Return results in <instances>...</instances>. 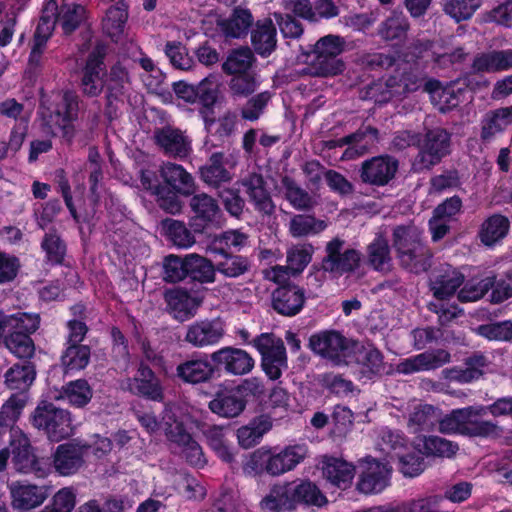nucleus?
Wrapping results in <instances>:
<instances>
[{"mask_svg":"<svg viewBox=\"0 0 512 512\" xmlns=\"http://www.w3.org/2000/svg\"><path fill=\"white\" fill-rule=\"evenodd\" d=\"M140 182L146 191L155 196L158 206L173 215L182 210L180 196H191L196 190L192 175L182 165L171 162L159 168L141 169Z\"/></svg>","mask_w":512,"mask_h":512,"instance_id":"1","label":"nucleus"},{"mask_svg":"<svg viewBox=\"0 0 512 512\" xmlns=\"http://www.w3.org/2000/svg\"><path fill=\"white\" fill-rule=\"evenodd\" d=\"M392 146L398 151L408 147L418 148V154L413 161L414 170L430 169L448 152V131L435 128L428 130L424 137L418 132L398 131L393 137Z\"/></svg>","mask_w":512,"mask_h":512,"instance_id":"2","label":"nucleus"},{"mask_svg":"<svg viewBox=\"0 0 512 512\" xmlns=\"http://www.w3.org/2000/svg\"><path fill=\"white\" fill-rule=\"evenodd\" d=\"M305 445H288L277 451L276 448L255 450L243 463V472L249 476L262 475L280 476L289 472L304 461L307 456Z\"/></svg>","mask_w":512,"mask_h":512,"instance_id":"3","label":"nucleus"},{"mask_svg":"<svg viewBox=\"0 0 512 512\" xmlns=\"http://www.w3.org/2000/svg\"><path fill=\"white\" fill-rule=\"evenodd\" d=\"M392 243L402 268L420 274L432 266L433 253L424 241L423 233L415 226H396L392 233Z\"/></svg>","mask_w":512,"mask_h":512,"instance_id":"4","label":"nucleus"},{"mask_svg":"<svg viewBox=\"0 0 512 512\" xmlns=\"http://www.w3.org/2000/svg\"><path fill=\"white\" fill-rule=\"evenodd\" d=\"M30 423L51 442H60L72 433L71 413L48 401L38 403L30 416Z\"/></svg>","mask_w":512,"mask_h":512,"instance_id":"5","label":"nucleus"},{"mask_svg":"<svg viewBox=\"0 0 512 512\" xmlns=\"http://www.w3.org/2000/svg\"><path fill=\"white\" fill-rule=\"evenodd\" d=\"M345 49V40L343 37L334 34H328L319 38L315 44L308 45L303 54L314 56L316 74L322 77L336 76L342 74L346 68L343 60L338 56Z\"/></svg>","mask_w":512,"mask_h":512,"instance_id":"6","label":"nucleus"},{"mask_svg":"<svg viewBox=\"0 0 512 512\" xmlns=\"http://www.w3.org/2000/svg\"><path fill=\"white\" fill-rule=\"evenodd\" d=\"M8 334L4 336L5 347L21 361H31L35 355V343L31 335L40 325L37 314L21 313L15 317Z\"/></svg>","mask_w":512,"mask_h":512,"instance_id":"7","label":"nucleus"},{"mask_svg":"<svg viewBox=\"0 0 512 512\" xmlns=\"http://www.w3.org/2000/svg\"><path fill=\"white\" fill-rule=\"evenodd\" d=\"M308 348L334 365H348L354 352V344L336 330H322L309 337Z\"/></svg>","mask_w":512,"mask_h":512,"instance_id":"8","label":"nucleus"},{"mask_svg":"<svg viewBox=\"0 0 512 512\" xmlns=\"http://www.w3.org/2000/svg\"><path fill=\"white\" fill-rule=\"evenodd\" d=\"M9 444L12 453L11 462L17 472L34 475L37 478H44L50 473V459L38 457L35 454L30 439L22 430L12 432Z\"/></svg>","mask_w":512,"mask_h":512,"instance_id":"9","label":"nucleus"},{"mask_svg":"<svg viewBox=\"0 0 512 512\" xmlns=\"http://www.w3.org/2000/svg\"><path fill=\"white\" fill-rule=\"evenodd\" d=\"M253 347L261 356V368L272 381L278 380L283 370L288 368L287 352L284 342L273 333H261L252 341Z\"/></svg>","mask_w":512,"mask_h":512,"instance_id":"10","label":"nucleus"},{"mask_svg":"<svg viewBox=\"0 0 512 512\" xmlns=\"http://www.w3.org/2000/svg\"><path fill=\"white\" fill-rule=\"evenodd\" d=\"M107 47L102 43L96 44L88 54L85 64L81 69L79 88L84 96L98 97L106 87L105 58Z\"/></svg>","mask_w":512,"mask_h":512,"instance_id":"11","label":"nucleus"},{"mask_svg":"<svg viewBox=\"0 0 512 512\" xmlns=\"http://www.w3.org/2000/svg\"><path fill=\"white\" fill-rule=\"evenodd\" d=\"M217 375L244 376L255 367V359L242 348L224 346L210 354Z\"/></svg>","mask_w":512,"mask_h":512,"instance_id":"12","label":"nucleus"},{"mask_svg":"<svg viewBox=\"0 0 512 512\" xmlns=\"http://www.w3.org/2000/svg\"><path fill=\"white\" fill-rule=\"evenodd\" d=\"M345 241L340 238H333L326 245V256L323 258L321 267L325 272L339 275L355 272L361 263V253L353 248L344 251Z\"/></svg>","mask_w":512,"mask_h":512,"instance_id":"13","label":"nucleus"},{"mask_svg":"<svg viewBox=\"0 0 512 512\" xmlns=\"http://www.w3.org/2000/svg\"><path fill=\"white\" fill-rule=\"evenodd\" d=\"M173 91L178 99L188 104H199V111L215 106L219 98L218 84L205 77L197 84H189L185 81H177L172 84Z\"/></svg>","mask_w":512,"mask_h":512,"instance_id":"14","label":"nucleus"},{"mask_svg":"<svg viewBox=\"0 0 512 512\" xmlns=\"http://www.w3.org/2000/svg\"><path fill=\"white\" fill-rule=\"evenodd\" d=\"M399 161L389 154H383L364 160L358 170L362 183L373 187H384L396 176Z\"/></svg>","mask_w":512,"mask_h":512,"instance_id":"15","label":"nucleus"},{"mask_svg":"<svg viewBox=\"0 0 512 512\" xmlns=\"http://www.w3.org/2000/svg\"><path fill=\"white\" fill-rule=\"evenodd\" d=\"M225 334L226 324L222 318H206L186 326L184 342L194 348H205L220 343Z\"/></svg>","mask_w":512,"mask_h":512,"instance_id":"16","label":"nucleus"},{"mask_svg":"<svg viewBox=\"0 0 512 512\" xmlns=\"http://www.w3.org/2000/svg\"><path fill=\"white\" fill-rule=\"evenodd\" d=\"M192 195L190 200L192 216L189 226L194 233H208V230L219 224L221 209L217 200L205 193Z\"/></svg>","mask_w":512,"mask_h":512,"instance_id":"17","label":"nucleus"},{"mask_svg":"<svg viewBox=\"0 0 512 512\" xmlns=\"http://www.w3.org/2000/svg\"><path fill=\"white\" fill-rule=\"evenodd\" d=\"M126 389L132 395L150 400L162 402L165 398L164 390L160 379L151 367L141 362L133 377L127 378Z\"/></svg>","mask_w":512,"mask_h":512,"instance_id":"18","label":"nucleus"},{"mask_svg":"<svg viewBox=\"0 0 512 512\" xmlns=\"http://www.w3.org/2000/svg\"><path fill=\"white\" fill-rule=\"evenodd\" d=\"M271 307L279 315L294 317L304 308L306 302L305 290L293 282L279 285L271 295Z\"/></svg>","mask_w":512,"mask_h":512,"instance_id":"19","label":"nucleus"},{"mask_svg":"<svg viewBox=\"0 0 512 512\" xmlns=\"http://www.w3.org/2000/svg\"><path fill=\"white\" fill-rule=\"evenodd\" d=\"M471 408L453 410L450 413V433L488 437L498 433V427L491 421L478 419Z\"/></svg>","mask_w":512,"mask_h":512,"instance_id":"20","label":"nucleus"},{"mask_svg":"<svg viewBox=\"0 0 512 512\" xmlns=\"http://www.w3.org/2000/svg\"><path fill=\"white\" fill-rule=\"evenodd\" d=\"M248 400L244 399L241 389L235 386H220L208 403L213 414L221 418L232 419L243 413Z\"/></svg>","mask_w":512,"mask_h":512,"instance_id":"21","label":"nucleus"},{"mask_svg":"<svg viewBox=\"0 0 512 512\" xmlns=\"http://www.w3.org/2000/svg\"><path fill=\"white\" fill-rule=\"evenodd\" d=\"M87 446L74 442L59 444L52 454L51 469L60 476H72L84 465Z\"/></svg>","mask_w":512,"mask_h":512,"instance_id":"22","label":"nucleus"},{"mask_svg":"<svg viewBox=\"0 0 512 512\" xmlns=\"http://www.w3.org/2000/svg\"><path fill=\"white\" fill-rule=\"evenodd\" d=\"M215 363L207 354H195L176 367V376L188 384H200L210 381L217 375Z\"/></svg>","mask_w":512,"mask_h":512,"instance_id":"23","label":"nucleus"},{"mask_svg":"<svg viewBox=\"0 0 512 512\" xmlns=\"http://www.w3.org/2000/svg\"><path fill=\"white\" fill-rule=\"evenodd\" d=\"M36 365L32 361H19L10 366L4 374V383L9 390L16 391L10 397L22 396L26 406L27 392L36 379Z\"/></svg>","mask_w":512,"mask_h":512,"instance_id":"24","label":"nucleus"},{"mask_svg":"<svg viewBox=\"0 0 512 512\" xmlns=\"http://www.w3.org/2000/svg\"><path fill=\"white\" fill-rule=\"evenodd\" d=\"M367 466L359 475L356 489L365 495L379 494L388 485L391 470L387 465L371 457L366 458Z\"/></svg>","mask_w":512,"mask_h":512,"instance_id":"25","label":"nucleus"},{"mask_svg":"<svg viewBox=\"0 0 512 512\" xmlns=\"http://www.w3.org/2000/svg\"><path fill=\"white\" fill-rule=\"evenodd\" d=\"M408 426L414 433L438 430L448 434V414L430 404L419 405L409 416Z\"/></svg>","mask_w":512,"mask_h":512,"instance_id":"26","label":"nucleus"},{"mask_svg":"<svg viewBox=\"0 0 512 512\" xmlns=\"http://www.w3.org/2000/svg\"><path fill=\"white\" fill-rule=\"evenodd\" d=\"M199 115L213 146L223 144L235 131L237 116L231 111L216 119L215 106H210L207 110L199 111Z\"/></svg>","mask_w":512,"mask_h":512,"instance_id":"27","label":"nucleus"},{"mask_svg":"<svg viewBox=\"0 0 512 512\" xmlns=\"http://www.w3.org/2000/svg\"><path fill=\"white\" fill-rule=\"evenodd\" d=\"M217 28L226 39L245 38L254 24L250 9L235 6L227 18L217 19Z\"/></svg>","mask_w":512,"mask_h":512,"instance_id":"28","label":"nucleus"},{"mask_svg":"<svg viewBox=\"0 0 512 512\" xmlns=\"http://www.w3.org/2000/svg\"><path fill=\"white\" fill-rule=\"evenodd\" d=\"M242 185L246 188L249 201L258 213L271 216L275 212V204L270 192L266 188V181L261 174H249L242 180Z\"/></svg>","mask_w":512,"mask_h":512,"instance_id":"29","label":"nucleus"},{"mask_svg":"<svg viewBox=\"0 0 512 512\" xmlns=\"http://www.w3.org/2000/svg\"><path fill=\"white\" fill-rule=\"evenodd\" d=\"M446 362H448V351L435 349L401 360L397 365V371L404 375H410L440 368Z\"/></svg>","mask_w":512,"mask_h":512,"instance_id":"30","label":"nucleus"},{"mask_svg":"<svg viewBox=\"0 0 512 512\" xmlns=\"http://www.w3.org/2000/svg\"><path fill=\"white\" fill-rule=\"evenodd\" d=\"M251 45L262 58L269 57L277 48V28L270 17L257 20L251 29Z\"/></svg>","mask_w":512,"mask_h":512,"instance_id":"31","label":"nucleus"},{"mask_svg":"<svg viewBox=\"0 0 512 512\" xmlns=\"http://www.w3.org/2000/svg\"><path fill=\"white\" fill-rule=\"evenodd\" d=\"M12 505L20 510H31L40 506L49 496L47 486L16 482L10 487Z\"/></svg>","mask_w":512,"mask_h":512,"instance_id":"32","label":"nucleus"},{"mask_svg":"<svg viewBox=\"0 0 512 512\" xmlns=\"http://www.w3.org/2000/svg\"><path fill=\"white\" fill-rule=\"evenodd\" d=\"M356 467L343 458L324 456L322 460V473L332 485L346 490L352 484Z\"/></svg>","mask_w":512,"mask_h":512,"instance_id":"33","label":"nucleus"},{"mask_svg":"<svg viewBox=\"0 0 512 512\" xmlns=\"http://www.w3.org/2000/svg\"><path fill=\"white\" fill-rule=\"evenodd\" d=\"M155 143L169 157L184 159L190 153V143L180 130L166 126L154 131Z\"/></svg>","mask_w":512,"mask_h":512,"instance_id":"34","label":"nucleus"},{"mask_svg":"<svg viewBox=\"0 0 512 512\" xmlns=\"http://www.w3.org/2000/svg\"><path fill=\"white\" fill-rule=\"evenodd\" d=\"M40 248L44 253L45 264L51 267L69 266L66 264L67 243L55 228L44 234Z\"/></svg>","mask_w":512,"mask_h":512,"instance_id":"35","label":"nucleus"},{"mask_svg":"<svg viewBox=\"0 0 512 512\" xmlns=\"http://www.w3.org/2000/svg\"><path fill=\"white\" fill-rule=\"evenodd\" d=\"M263 512H293L296 507L289 482L273 485L260 502Z\"/></svg>","mask_w":512,"mask_h":512,"instance_id":"36","label":"nucleus"},{"mask_svg":"<svg viewBox=\"0 0 512 512\" xmlns=\"http://www.w3.org/2000/svg\"><path fill=\"white\" fill-rule=\"evenodd\" d=\"M91 347L86 344L63 345L60 365L65 375H74L84 370L90 363Z\"/></svg>","mask_w":512,"mask_h":512,"instance_id":"37","label":"nucleus"},{"mask_svg":"<svg viewBox=\"0 0 512 512\" xmlns=\"http://www.w3.org/2000/svg\"><path fill=\"white\" fill-rule=\"evenodd\" d=\"M293 494L296 509L298 507H323L327 504V497L319 487L310 480H298L289 482Z\"/></svg>","mask_w":512,"mask_h":512,"instance_id":"38","label":"nucleus"},{"mask_svg":"<svg viewBox=\"0 0 512 512\" xmlns=\"http://www.w3.org/2000/svg\"><path fill=\"white\" fill-rule=\"evenodd\" d=\"M23 411L22 396L9 397L0 409V447L6 439L11 441V434L17 431L16 423Z\"/></svg>","mask_w":512,"mask_h":512,"instance_id":"39","label":"nucleus"},{"mask_svg":"<svg viewBox=\"0 0 512 512\" xmlns=\"http://www.w3.org/2000/svg\"><path fill=\"white\" fill-rule=\"evenodd\" d=\"M165 301L169 312L179 321H185L195 315L197 301L188 291L177 288L165 293Z\"/></svg>","mask_w":512,"mask_h":512,"instance_id":"40","label":"nucleus"},{"mask_svg":"<svg viewBox=\"0 0 512 512\" xmlns=\"http://www.w3.org/2000/svg\"><path fill=\"white\" fill-rule=\"evenodd\" d=\"M512 67V50L490 51L474 58L472 68L479 73H492Z\"/></svg>","mask_w":512,"mask_h":512,"instance_id":"41","label":"nucleus"},{"mask_svg":"<svg viewBox=\"0 0 512 512\" xmlns=\"http://www.w3.org/2000/svg\"><path fill=\"white\" fill-rule=\"evenodd\" d=\"M58 4L56 0H47L43 6L41 16L35 28L32 44L47 46L52 37L57 22Z\"/></svg>","mask_w":512,"mask_h":512,"instance_id":"42","label":"nucleus"},{"mask_svg":"<svg viewBox=\"0 0 512 512\" xmlns=\"http://www.w3.org/2000/svg\"><path fill=\"white\" fill-rule=\"evenodd\" d=\"M510 223L507 217L494 214L483 221L479 230L480 241L488 247L502 241L508 234Z\"/></svg>","mask_w":512,"mask_h":512,"instance_id":"43","label":"nucleus"},{"mask_svg":"<svg viewBox=\"0 0 512 512\" xmlns=\"http://www.w3.org/2000/svg\"><path fill=\"white\" fill-rule=\"evenodd\" d=\"M186 281L194 285L214 283L216 281L214 263L204 256L191 253Z\"/></svg>","mask_w":512,"mask_h":512,"instance_id":"44","label":"nucleus"},{"mask_svg":"<svg viewBox=\"0 0 512 512\" xmlns=\"http://www.w3.org/2000/svg\"><path fill=\"white\" fill-rule=\"evenodd\" d=\"M127 20L128 5L124 0H119L107 10L103 30L112 40H117L124 33Z\"/></svg>","mask_w":512,"mask_h":512,"instance_id":"45","label":"nucleus"},{"mask_svg":"<svg viewBox=\"0 0 512 512\" xmlns=\"http://www.w3.org/2000/svg\"><path fill=\"white\" fill-rule=\"evenodd\" d=\"M223 161V153H213L207 164L199 169L201 180L213 187H218L222 183L229 182L231 180V174L224 166Z\"/></svg>","mask_w":512,"mask_h":512,"instance_id":"46","label":"nucleus"},{"mask_svg":"<svg viewBox=\"0 0 512 512\" xmlns=\"http://www.w3.org/2000/svg\"><path fill=\"white\" fill-rule=\"evenodd\" d=\"M214 263L215 272L226 278H238L251 269V261L248 257L239 254H220Z\"/></svg>","mask_w":512,"mask_h":512,"instance_id":"47","label":"nucleus"},{"mask_svg":"<svg viewBox=\"0 0 512 512\" xmlns=\"http://www.w3.org/2000/svg\"><path fill=\"white\" fill-rule=\"evenodd\" d=\"M247 242V235L239 230H228L215 235L209 244L210 252L220 254H230L240 251Z\"/></svg>","mask_w":512,"mask_h":512,"instance_id":"48","label":"nucleus"},{"mask_svg":"<svg viewBox=\"0 0 512 512\" xmlns=\"http://www.w3.org/2000/svg\"><path fill=\"white\" fill-rule=\"evenodd\" d=\"M162 229L168 241L180 248H188L195 243V234L184 222L167 218L162 221Z\"/></svg>","mask_w":512,"mask_h":512,"instance_id":"49","label":"nucleus"},{"mask_svg":"<svg viewBox=\"0 0 512 512\" xmlns=\"http://www.w3.org/2000/svg\"><path fill=\"white\" fill-rule=\"evenodd\" d=\"M486 365L487 361L484 356L474 355L461 365L450 369V381L454 380L459 383H468L476 380L483 374Z\"/></svg>","mask_w":512,"mask_h":512,"instance_id":"50","label":"nucleus"},{"mask_svg":"<svg viewBox=\"0 0 512 512\" xmlns=\"http://www.w3.org/2000/svg\"><path fill=\"white\" fill-rule=\"evenodd\" d=\"M62 397L73 407L83 408L93 397V389L86 379H76L67 382L62 387Z\"/></svg>","mask_w":512,"mask_h":512,"instance_id":"51","label":"nucleus"},{"mask_svg":"<svg viewBox=\"0 0 512 512\" xmlns=\"http://www.w3.org/2000/svg\"><path fill=\"white\" fill-rule=\"evenodd\" d=\"M512 124V106L503 107L487 113L482 121L481 137L490 139Z\"/></svg>","mask_w":512,"mask_h":512,"instance_id":"52","label":"nucleus"},{"mask_svg":"<svg viewBox=\"0 0 512 512\" xmlns=\"http://www.w3.org/2000/svg\"><path fill=\"white\" fill-rule=\"evenodd\" d=\"M86 9L77 3H64L58 7L56 19L60 20L63 33L70 35L75 32L85 19Z\"/></svg>","mask_w":512,"mask_h":512,"instance_id":"53","label":"nucleus"},{"mask_svg":"<svg viewBox=\"0 0 512 512\" xmlns=\"http://www.w3.org/2000/svg\"><path fill=\"white\" fill-rule=\"evenodd\" d=\"M190 254L179 256L169 254L163 259V279L167 283H179L187 280Z\"/></svg>","mask_w":512,"mask_h":512,"instance_id":"54","label":"nucleus"},{"mask_svg":"<svg viewBox=\"0 0 512 512\" xmlns=\"http://www.w3.org/2000/svg\"><path fill=\"white\" fill-rule=\"evenodd\" d=\"M254 60L251 50L239 48L233 50L222 64V70L228 75H236L250 71V67Z\"/></svg>","mask_w":512,"mask_h":512,"instance_id":"55","label":"nucleus"},{"mask_svg":"<svg viewBox=\"0 0 512 512\" xmlns=\"http://www.w3.org/2000/svg\"><path fill=\"white\" fill-rule=\"evenodd\" d=\"M326 228L323 220L311 215H295L290 221L289 231L293 237H304L322 232Z\"/></svg>","mask_w":512,"mask_h":512,"instance_id":"56","label":"nucleus"},{"mask_svg":"<svg viewBox=\"0 0 512 512\" xmlns=\"http://www.w3.org/2000/svg\"><path fill=\"white\" fill-rule=\"evenodd\" d=\"M282 184L285 189V198L295 209L309 210L313 207L314 201L310 194L298 186L292 178L285 176Z\"/></svg>","mask_w":512,"mask_h":512,"instance_id":"57","label":"nucleus"},{"mask_svg":"<svg viewBox=\"0 0 512 512\" xmlns=\"http://www.w3.org/2000/svg\"><path fill=\"white\" fill-rule=\"evenodd\" d=\"M409 23L406 17L395 15L383 21L378 29V34L386 41H402L406 38Z\"/></svg>","mask_w":512,"mask_h":512,"instance_id":"58","label":"nucleus"},{"mask_svg":"<svg viewBox=\"0 0 512 512\" xmlns=\"http://www.w3.org/2000/svg\"><path fill=\"white\" fill-rule=\"evenodd\" d=\"M413 446L422 456L443 457L448 452V441L435 435H418Z\"/></svg>","mask_w":512,"mask_h":512,"instance_id":"59","label":"nucleus"},{"mask_svg":"<svg viewBox=\"0 0 512 512\" xmlns=\"http://www.w3.org/2000/svg\"><path fill=\"white\" fill-rule=\"evenodd\" d=\"M495 285V275L490 274L475 282H467L457 293V298L461 302H473L482 298L489 289Z\"/></svg>","mask_w":512,"mask_h":512,"instance_id":"60","label":"nucleus"},{"mask_svg":"<svg viewBox=\"0 0 512 512\" xmlns=\"http://www.w3.org/2000/svg\"><path fill=\"white\" fill-rule=\"evenodd\" d=\"M79 96L73 90H66L56 103L54 113L62 121L75 122L79 113Z\"/></svg>","mask_w":512,"mask_h":512,"instance_id":"61","label":"nucleus"},{"mask_svg":"<svg viewBox=\"0 0 512 512\" xmlns=\"http://www.w3.org/2000/svg\"><path fill=\"white\" fill-rule=\"evenodd\" d=\"M396 458L399 471L406 477H416L425 469L424 457L414 448L406 453L397 452Z\"/></svg>","mask_w":512,"mask_h":512,"instance_id":"62","label":"nucleus"},{"mask_svg":"<svg viewBox=\"0 0 512 512\" xmlns=\"http://www.w3.org/2000/svg\"><path fill=\"white\" fill-rule=\"evenodd\" d=\"M428 227L432 235V241L443 239L448 233V198L444 199L434 210L429 219Z\"/></svg>","mask_w":512,"mask_h":512,"instance_id":"63","label":"nucleus"},{"mask_svg":"<svg viewBox=\"0 0 512 512\" xmlns=\"http://www.w3.org/2000/svg\"><path fill=\"white\" fill-rule=\"evenodd\" d=\"M313 246L304 244L294 246L287 252V268L293 275L300 274L310 263L313 254Z\"/></svg>","mask_w":512,"mask_h":512,"instance_id":"64","label":"nucleus"}]
</instances>
